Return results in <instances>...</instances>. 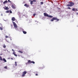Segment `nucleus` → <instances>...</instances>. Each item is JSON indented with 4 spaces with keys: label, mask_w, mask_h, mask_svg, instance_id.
Instances as JSON below:
<instances>
[{
    "label": "nucleus",
    "mask_w": 78,
    "mask_h": 78,
    "mask_svg": "<svg viewBox=\"0 0 78 78\" xmlns=\"http://www.w3.org/2000/svg\"><path fill=\"white\" fill-rule=\"evenodd\" d=\"M15 66H17V62H15Z\"/></svg>",
    "instance_id": "obj_15"
},
{
    "label": "nucleus",
    "mask_w": 78,
    "mask_h": 78,
    "mask_svg": "<svg viewBox=\"0 0 78 78\" xmlns=\"http://www.w3.org/2000/svg\"><path fill=\"white\" fill-rule=\"evenodd\" d=\"M13 54L15 56H17V55L16 54V52H13Z\"/></svg>",
    "instance_id": "obj_10"
},
{
    "label": "nucleus",
    "mask_w": 78,
    "mask_h": 78,
    "mask_svg": "<svg viewBox=\"0 0 78 78\" xmlns=\"http://www.w3.org/2000/svg\"><path fill=\"white\" fill-rule=\"evenodd\" d=\"M18 52H19L20 53H23V51H18Z\"/></svg>",
    "instance_id": "obj_16"
},
{
    "label": "nucleus",
    "mask_w": 78,
    "mask_h": 78,
    "mask_svg": "<svg viewBox=\"0 0 78 78\" xmlns=\"http://www.w3.org/2000/svg\"><path fill=\"white\" fill-rule=\"evenodd\" d=\"M11 26H12V25H11Z\"/></svg>",
    "instance_id": "obj_36"
},
{
    "label": "nucleus",
    "mask_w": 78,
    "mask_h": 78,
    "mask_svg": "<svg viewBox=\"0 0 78 78\" xmlns=\"http://www.w3.org/2000/svg\"><path fill=\"white\" fill-rule=\"evenodd\" d=\"M12 51H14V49H12Z\"/></svg>",
    "instance_id": "obj_30"
},
{
    "label": "nucleus",
    "mask_w": 78,
    "mask_h": 78,
    "mask_svg": "<svg viewBox=\"0 0 78 78\" xmlns=\"http://www.w3.org/2000/svg\"><path fill=\"white\" fill-rule=\"evenodd\" d=\"M23 34H27V32H26V31H23Z\"/></svg>",
    "instance_id": "obj_14"
},
{
    "label": "nucleus",
    "mask_w": 78,
    "mask_h": 78,
    "mask_svg": "<svg viewBox=\"0 0 78 78\" xmlns=\"http://www.w3.org/2000/svg\"><path fill=\"white\" fill-rule=\"evenodd\" d=\"M27 72L24 71L23 72V74L22 75V77H24L25 76V75L27 74Z\"/></svg>",
    "instance_id": "obj_4"
},
{
    "label": "nucleus",
    "mask_w": 78,
    "mask_h": 78,
    "mask_svg": "<svg viewBox=\"0 0 78 78\" xmlns=\"http://www.w3.org/2000/svg\"><path fill=\"white\" fill-rule=\"evenodd\" d=\"M26 65L27 64V63H26Z\"/></svg>",
    "instance_id": "obj_35"
},
{
    "label": "nucleus",
    "mask_w": 78,
    "mask_h": 78,
    "mask_svg": "<svg viewBox=\"0 0 78 78\" xmlns=\"http://www.w3.org/2000/svg\"><path fill=\"white\" fill-rule=\"evenodd\" d=\"M8 1L9 2H10V0H8Z\"/></svg>",
    "instance_id": "obj_32"
},
{
    "label": "nucleus",
    "mask_w": 78,
    "mask_h": 78,
    "mask_svg": "<svg viewBox=\"0 0 78 78\" xmlns=\"http://www.w3.org/2000/svg\"><path fill=\"white\" fill-rule=\"evenodd\" d=\"M36 16V13H34L33 14V16Z\"/></svg>",
    "instance_id": "obj_28"
},
{
    "label": "nucleus",
    "mask_w": 78,
    "mask_h": 78,
    "mask_svg": "<svg viewBox=\"0 0 78 78\" xmlns=\"http://www.w3.org/2000/svg\"><path fill=\"white\" fill-rule=\"evenodd\" d=\"M5 37H6V38H8V37L6 35L5 36Z\"/></svg>",
    "instance_id": "obj_29"
},
{
    "label": "nucleus",
    "mask_w": 78,
    "mask_h": 78,
    "mask_svg": "<svg viewBox=\"0 0 78 78\" xmlns=\"http://www.w3.org/2000/svg\"><path fill=\"white\" fill-rule=\"evenodd\" d=\"M0 60L1 61H3V59H2V58L1 56L0 57Z\"/></svg>",
    "instance_id": "obj_17"
},
{
    "label": "nucleus",
    "mask_w": 78,
    "mask_h": 78,
    "mask_svg": "<svg viewBox=\"0 0 78 78\" xmlns=\"http://www.w3.org/2000/svg\"><path fill=\"white\" fill-rule=\"evenodd\" d=\"M72 10H73V11H75V9L74 8L73 9H72Z\"/></svg>",
    "instance_id": "obj_26"
},
{
    "label": "nucleus",
    "mask_w": 78,
    "mask_h": 78,
    "mask_svg": "<svg viewBox=\"0 0 78 78\" xmlns=\"http://www.w3.org/2000/svg\"><path fill=\"white\" fill-rule=\"evenodd\" d=\"M24 6L26 7V8H28V7H29V5H27V4H24Z\"/></svg>",
    "instance_id": "obj_7"
},
{
    "label": "nucleus",
    "mask_w": 78,
    "mask_h": 78,
    "mask_svg": "<svg viewBox=\"0 0 78 78\" xmlns=\"http://www.w3.org/2000/svg\"><path fill=\"white\" fill-rule=\"evenodd\" d=\"M3 48H6V45H5V44H4L3 46Z\"/></svg>",
    "instance_id": "obj_18"
},
{
    "label": "nucleus",
    "mask_w": 78,
    "mask_h": 78,
    "mask_svg": "<svg viewBox=\"0 0 78 78\" xmlns=\"http://www.w3.org/2000/svg\"><path fill=\"white\" fill-rule=\"evenodd\" d=\"M12 8H14V9H15V8H16V7L14 6L13 5H12Z\"/></svg>",
    "instance_id": "obj_13"
},
{
    "label": "nucleus",
    "mask_w": 78,
    "mask_h": 78,
    "mask_svg": "<svg viewBox=\"0 0 78 78\" xmlns=\"http://www.w3.org/2000/svg\"><path fill=\"white\" fill-rule=\"evenodd\" d=\"M0 55H2V54H0Z\"/></svg>",
    "instance_id": "obj_34"
},
{
    "label": "nucleus",
    "mask_w": 78,
    "mask_h": 78,
    "mask_svg": "<svg viewBox=\"0 0 78 78\" xmlns=\"http://www.w3.org/2000/svg\"><path fill=\"white\" fill-rule=\"evenodd\" d=\"M11 59H12V60H13V58H11Z\"/></svg>",
    "instance_id": "obj_33"
},
{
    "label": "nucleus",
    "mask_w": 78,
    "mask_h": 78,
    "mask_svg": "<svg viewBox=\"0 0 78 78\" xmlns=\"http://www.w3.org/2000/svg\"><path fill=\"white\" fill-rule=\"evenodd\" d=\"M6 3H8V1H7V0H6L5 1L3 2V4H5Z\"/></svg>",
    "instance_id": "obj_11"
},
{
    "label": "nucleus",
    "mask_w": 78,
    "mask_h": 78,
    "mask_svg": "<svg viewBox=\"0 0 78 78\" xmlns=\"http://www.w3.org/2000/svg\"><path fill=\"white\" fill-rule=\"evenodd\" d=\"M67 9H71V8H70V7H68L67 8Z\"/></svg>",
    "instance_id": "obj_27"
},
{
    "label": "nucleus",
    "mask_w": 78,
    "mask_h": 78,
    "mask_svg": "<svg viewBox=\"0 0 78 78\" xmlns=\"http://www.w3.org/2000/svg\"><path fill=\"white\" fill-rule=\"evenodd\" d=\"M44 16H45L46 17H50L51 18H52V17H53V16H51V15H48V14H46L45 13H44Z\"/></svg>",
    "instance_id": "obj_2"
},
{
    "label": "nucleus",
    "mask_w": 78,
    "mask_h": 78,
    "mask_svg": "<svg viewBox=\"0 0 78 78\" xmlns=\"http://www.w3.org/2000/svg\"><path fill=\"white\" fill-rule=\"evenodd\" d=\"M6 12H7V13H9V10H7L6 11Z\"/></svg>",
    "instance_id": "obj_20"
},
{
    "label": "nucleus",
    "mask_w": 78,
    "mask_h": 78,
    "mask_svg": "<svg viewBox=\"0 0 78 78\" xmlns=\"http://www.w3.org/2000/svg\"><path fill=\"white\" fill-rule=\"evenodd\" d=\"M12 21H15V20H16V18H15V17H13L12 18Z\"/></svg>",
    "instance_id": "obj_8"
},
{
    "label": "nucleus",
    "mask_w": 78,
    "mask_h": 78,
    "mask_svg": "<svg viewBox=\"0 0 78 78\" xmlns=\"http://www.w3.org/2000/svg\"><path fill=\"white\" fill-rule=\"evenodd\" d=\"M69 4L67 5V6H72L74 5V3L73 2H69Z\"/></svg>",
    "instance_id": "obj_3"
},
{
    "label": "nucleus",
    "mask_w": 78,
    "mask_h": 78,
    "mask_svg": "<svg viewBox=\"0 0 78 78\" xmlns=\"http://www.w3.org/2000/svg\"><path fill=\"white\" fill-rule=\"evenodd\" d=\"M9 11V12H10V14H12V11H11V10H10Z\"/></svg>",
    "instance_id": "obj_24"
},
{
    "label": "nucleus",
    "mask_w": 78,
    "mask_h": 78,
    "mask_svg": "<svg viewBox=\"0 0 78 78\" xmlns=\"http://www.w3.org/2000/svg\"><path fill=\"white\" fill-rule=\"evenodd\" d=\"M5 69H8V67H7V66H6L4 67Z\"/></svg>",
    "instance_id": "obj_21"
},
{
    "label": "nucleus",
    "mask_w": 78,
    "mask_h": 78,
    "mask_svg": "<svg viewBox=\"0 0 78 78\" xmlns=\"http://www.w3.org/2000/svg\"><path fill=\"white\" fill-rule=\"evenodd\" d=\"M0 29L1 30H3V28L2 27H0Z\"/></svg>",
    "instance_id": "obj_22"
},
{
    "label": "nucleus",
    "mask_w": 78,
    "mask_h": 78,
    "mask_svg": "<svg viewBox=\"0 0 78 78\" xmlns=\"http://www.w3.org/2000/svg\"><path fill=\"white\" fill-rule=\"evenodd\" d=\"M41 5H43L44 2H41Z\"/></svg>",
    "instance_id": "obj_23"
},
{
    "label": "nucleus",
    "mask_w": 78,
    "mask_h": 78,
    "mask_svg": "<svg viewBox=\"0 0 78 78\" xmlns=\"http://www.w3.org/2000/svg\"><path fill=\"white\" fill-rule=\"evenodd\" d=\"M56 20V21H59V19H58L57 17H53L52 18V19H51L50 21L51 22H53V21H54V20Z\"/></svg>",
    "instance_id": "obj_1"
},
{
    "label": "nucleus",
    "mask_w": 78,
    "mask_h": 78,
    "mask_svg": "<svg viewBox=\"0 0 78 78\" xmlns=\"http://www.w3.org/2000/svg\"><path fill=\"white\" fill-rule=\"evenodd\" d=\"M3 8L5 9V10H8V9H9V8L7 7L6 8L3 7Z\"/></svg>",
    "instance_id": "obj_9"
},
{
    "label": "nucleus",
    "mask_w": 78,
    "mask_h": 78,
    "mask_svg": "<svg viewBox=\"0 0 78 78\" xmlns=\"http://www.w3.org/2000/svg\"><path fill=\"white\" fill-rule=\"evenodd\" d=\"M32 2H36V0H33L32 1Z\"/></svg>",
    "instance_id": "obj_25"
},
{
    "label": "nucleus",
    "mask_w": 78,
    "mask_h": 78,
    "mask_svg": "<svg viewBox=\"0 0 78 78\" xmlns=\"http://www.w3.org/2000/svg\"><path fill=\"white\" fill-rule=\"evenodd\" d=\"M3 61H4L5 62H7L6 60L5 59V58H3Z\"/></svg>",
    "instance_id": "obj_12"
},
{
    "label": "nucleus",
    "mask_w": 78,
    "mask_h": 78,
    "mask_svg": "<svg viewBox=\"0 0 78 78\" xmlns=\"http://www.w3.org/2000/svg\"><path fill=\"white\" fill-rule=\"evenodd\" d=\"M12 23L13 24L14 27L16 28H16H17V24H16V23L14 22H13Z\"/></svg>",
    "instance_id": "obj_5"
},
{
    "label": "nucleus",
    "mask_w": 78,
    "mask_h": 78,
    "mask_svg": "<svg viewBox=\"0 0 78 78\" xmlns=\"http://www.w3.org/2000/svg\"><path fill=\"white\" fill-rule=\"evenodd\" d=\"M33 1H31L30 2V4H31V5H33Z\"/></svg>",
    "instance_id": "obj_19"
},
{
    "label": "nucleus",
    "mask_w": 78,
    "mask_h": 78,
    "mask_svg": "<svg viewBox=\"0 0 78 78\" xmlns=\"http://www.w3.org/2000/svg\"><path fill=\"white\" fill-rule=\"evenodd\" d=\"M28 63H30V64H32V63L33 64H35V62H34L33 61H31L30 60H29L28 61Z\"/></svg>",
    "instance_id": "obj_6"
},
{
    "label": "nucleus",
    "mask_w": 78,
    "mask_h": 78,
    "mask_svg": "<svg viewBox=\"0 0 78 78\" xmlns=\"http://www.w3.org/2000/svg\"><path fill=\"white\" fill-rule=\"evenodd\" d=\"M36 76H38V74H35Z\"/></svg>",
    "instance_id": "obj_31"
}]
</instances>
